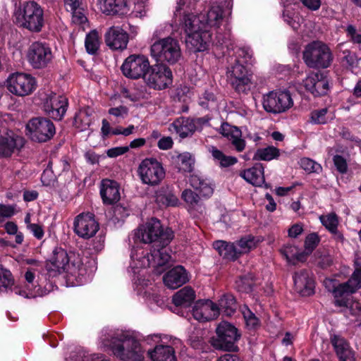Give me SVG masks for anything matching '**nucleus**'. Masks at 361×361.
<instances>
[{"label":"nucleus","mask_w":361,"mask_h":361,"mask_svg":"<svg viewBox=\"0 0 361 361\" xmlns=\"http://www.w3.org/2000/svg\"><path fill=\"white\" fill-rule=\"evenodd\" d=\"M335 281L326 279L324 284L329 291L333 293L335 298L334 304L337 307L348 308L353 314L361 315V305L358 302H350V296L361 288V269H356L348 281L338 286L334 285Z\"/></svg>","instance_id":"1"},{"label":"nucleus","mask_w":361,"mask_h":361,"mask_svg":"<svg viewBox=\"0 0 361 361\" xmlns=\"http://www.w3.org/2000/svg\"><path fill=\"white\" fill-rule=\"evenodd\" d=\"M104 345L123 361H143V352L140 345L132 337L125 335L114 336L111 340L105 341Z\"/></svg>","instance_id":"2"},{"label":"nucleus","mask_w":361,"mask_h":361,"mask_svg":"<svg viewBox=\"0 0 361 361\" xmlns=\"http://www.w3.org/2000/svg\"><path fill=\"white\" fill-rule=\"evenodd\" d=\"M80 265V261H75L73 254L68 255L65 250L57 247L54 250L51 257L46 262L45 269L49 277H55L63 273L74 276L79 271Z\"/></svg>","instance_id":"3"},{"label":"nucleus","mask_w":361,"mask_h":361,"mask_svg":"<svg viewBox=\"0 0 361 361\" xmlns=\"http://www.w3.org/2000/svg\"><path fill=\"white\" fill-rule=\"evenodd\" d=\"M195 22L188 17H183L180 25L186 35L185 44L192 51H204L209 47L212 34Z\"/></svg>","instance_id":"4"},{"label":"nucleus","mask_w":361,"mask_h":361,"mask_svg":"<svg viewBox=\"0 0 361 361\" xmlns=\"http://www.w3.org/2000/svg\"><path fill=\"white\" fill-rule=\"evenodd\" d=\"M302 59L309 68L319 69L329 67L334 56L326 43L314 40L305 46L302 52Z\"/></svg>","instance_id":"5"},{"label":"nucleus","mask_w":361,"mask_h":361,"mask_svg":"<svg viewBox=\"0 0 361 361\" xmlns=\"http://www.w3.org/2000/svg\"><path fill=\"white\" fill-rule=\"evenodd\" d=\"M15 23L20 27L39 32L44 24L43 10L35 1L26 2L23 9L15 13Z\"/></svg>","instance_id":"6"},{"label":"nucleus","mask_w":361,"mask_h":361,"mask_svg":"<svg viewBox=\"0 0 361 361\" xmlns=\"http://www.w3.org/2000/svg\"><path fill=\"white\" fill-rule=\"evenodd\" d=\"M136 235L144 243H156L163 246L168 245L173 238L172 230L169 228L164 230L160 221L154 218L140 226Z\"/></svg>","instance_id":"7"},{"label":"nucleus","mask_w":361,"mask_h":361,"mask_svg":"<svg viewBox=\"0 0 361 361\" xmlns=\"http://www.w3.org/2000/svg\"><path fill=\"white\" fill-rule=\"evenodd\" d=\"M151 56L160 63L175 64L181 57L180 44L171 37L162 38L151 46Z\"/></svg>","instance_id":"8"},{"label":"nucleus","mask_w":361,"mask_h":361,"mask_svg":"<svg viewBox=\"0 0 361 361\" xmlns=\"http://www.w3.org/2000/svg\"><path fill=\"white\" fill-rule=\"evenodd\" d=\"M216 333V337H212L209 341L211 345L216 350L237 351L238 346L235 343L239 340L240 334L233 325L227 322H221L219 324Z\"/></svg>","instance_id":"9"},{"label":"nucleus","mask_w":361,"mask_h":361,"mask_svg":"<svg viewBox=\"0 0 361 361\" xmlns=\"http://www.w3.org/2000/svg\"><path fill=\"white\" fill-rule=\"evenodd\" d=\"M226 77L228 83L238 93L247 94L250 90L252 73L240 59H236L234 64L228 68Z\"/></svg>","instance_id":"10"},{"label":"nucleus","mask_w":361,"mask_h":361,"mask_svg":"<svg viewBox=\"0 0 361 361\" xmlns=\"http://www.w3.org/2000/svg\"><path fill=\"white\" fill-rule=\"evenodd\" d=\"M138 176L142 183L155 186L165 177V170L162 164L154 158H146L139 164Z\"/></svg>","instance_id":"11"},{"label":"nucleus","mask_w":361,"mask_h":361,"mask_svg":"<svg viewBox=\"0 0 361 361\" xmlns=\"http://www.w3.org/2000/svg\"><path fill=\"white\" fill-rule=\"evenodd\" d=\"M26 130L32 140L44 142L51 140L56 133L53 122L47 118L35 117L30 119Z\"/></svg>","instance_id":"12"},{"label":"nucleus","mask_w":361,"mask_h":361,"mask_svg":"<svg viewBox=\"0 0 361 361\" xmlns=\"http://www.w3.org/2000/svg\"><path fill=\"white\" fill-rule=\"evenodd\" d=\"M228 15V11L219 5H213L206 13H201L198 16L185 14L190 20H196L195 23L200 25L204 30L211 32L212 28H218L221 25L224 18Z\"/></svg>","instance_id":"13"},{"label":"nucleus","mask_w":361,"mask_h":361,"mask_svg":"<svg viewBox=\"0 0 361 361\" xmlns=\"http://www.w3.org/2000/svg\"><path fill=\"white\" fill-rule=\"evenodd\" d=\"M7 87L12 94L25 97L31 94L35 90L37 82L35 78L30 74L15 73L8 77Z\"/></svg>","instance_id":"14"},{"label":"nucleus","mask_w":361,"mask_h":361,"mask_svg":"<svg viewBox=\"0 0 361 361\" xmlns=\"http://www.w3.org/2000/svg\"><path fill=\"white\" fill-rule=\"evenodd\" d=\"M144 80L149 87L164 90L172 83L173 75L167 66L157 63L150 66Z\"/></svg>","instance_id":"15"},{"label":"nucleus","mask_w":361,"mask_h":361,"mask_svg":"<svg viewBox=\"0 0 361 361\" xmlns=\"http://www.w3.org/2000/svg\"><path fill=\"white\" fill-rule=\"evenodd\" d=\"M262 104L266 111L276 114L292 107L293 101L288 92L273 91L264 96Z\"/></svg>","instance_id":"16"},{"label":"nucleus","mask_w":361,"mask_h":361,"mask_svg":"<svg viewBox=\"0 0 361 361\" xmlns=\"http://www.w3.org/2000/svg\"><path fill=\"white\" fill-rule=\"evenodd\" d=\"M150 68L148 59L144 55L132 54L124 61L121 66L123 74L131 79H145Z\"/></svg>","instance_id":"17"},{"label":"nucleus","mask_w":361,"mask_h":361,"mask_svg":"<svg viewBox=\"0 0 361 361\" xmlns=\"http://www.w3.org/2000/svg\"><path fill=\"white\" fill-rule=\"evenodd\" d=\"M27 60L34 68H44L52 61L50 47L42 42H33L27 50Z\"/></svg>","instance_id":"18"},{"label":"nucleus","mask_w":361,"mask_h":361,"mask_svg":"<svg viewBox=\"0 0 361 361\" xmlns=\"http://www.w3.org/2000/svg\"><path fill=\"white\" fill-rule=\"evenodd\" d=\"M99 228V223L92 213H82L75 219L74 231L80 238L89 239L97 233Z\"/></svg>","instance_id":"19"},{"label":"nucleus","mask_w":361,"mask_h":361,"mask_svg":"<svg viewBox=\"0 0 361 361\" xmlns=\"http://www.w3.org/2000/svg\"><path fill=\"white\" fill-rule=\"evenodd\" d=\"M67 107L68 99L64 96L51 92L44 99V111L54 120H61L67 111Z\"/></svg>","instance_id":"20"},{"label":"nucleus","mask_w":361,"mask_h":361,"mask_svg":"<svg viewBox=\"0 0 361 361\" xmlns=\"http://www.w3.org/2000/svg\"><path fill=\"white\" fill-rule=\"evenodd\" d=\"M205 123L206 121L203 118H192L182 116L176 118L171 124L169 130H172L173 128L180 137L185 138L201 129Z\"/></svg>","instance_id":"21"},{"label":"nucleus","mask_w":361,"mask_h":361,"mask_svg":"<svg viewBox=\"0 0 361 361\" xmlns=\"http://www.w3.org/2000/svg\"><path fill=\"white\" fill-rule=\"evenodd\" d=\"M305 88L314 96L325 95L329 90L328 78L321 72H311L303 80Z\"/></svg>","instance_id":"22"},{"label":"nucleus","mask_w":361,"mask_h":361,"mask_svg":"<svg viewBox=\"0 0 361 361\" xmlns=\"http://www.w3.org/2000/svg\"><path fill=\"white\" fill-rule=\"evenodd\" d=\"M128 34L120 26H111L104 35L107 47L112 50H123L128 43Z\"/></svg>","instance_id":"23"},{"label":"nucleus","mask_w":361,"mask_h":361,"mask_svg":"<svg viewBox=\"0 0 361 361\" xmlns=\"http://www.w3.org/2000/svg\"><path fill=\"white\" fill-rule=\"evenodd\" d=\"M193 317L201 322L210 321L219 315V308L212 300L197 301L192 308Z\"/></svg>","instance_id":"24"},{"label":"nucleus","mask_w":361,"mask_h":361,"mask_svg":"<svg viewBox=\"0 0 361 361\" xmlns=\"http://www.w3.org/2000/svg\"><path fill=\"white\" fill-rule=\"evenodd\" d=\"M295 290L302 296H310L314 292V281L311 271L302 269L293 276Z\"/></svg>","instance_id":"25"},{"label":"nucleus","mask_w":361,"mask_h":361,"mask_svg":"<svg viewBox=\"0 0 361 361\" xmlns=\"http://www.w3.org/2000/svg\"><path fill=\"white\" fill-rule=\"evenodd\" d=\"M219 133L231 142L237 152H241L245 149L246 142L243 139L242 132L238 128L228 123H223L219 128Z\"/></svg>","instance_id":"26"},{"label":"nucleus","mask_w":361,"mask_h":361,"mask_svg":"<svg viewBox=\"0 0 361 361\" xmlns=\"http://www.w3.org/2000/svg\"><path fill=\"white\" fill-rule=\"evenodd\" d=\"M163 280L166 286L176 289L187 283L189 281V277L183 267L176 266L164 276Z\"/></svg>","instance_id":"27"},{"label":"nucleus","mask_w":361,"mask_h":361,"mask_svg":"<svg viewBox=\"0 0 361 361\" xmlns=\"http://www.w3.org/2000/svg\"><path fill=\"white\" fill-rule=\"evenodd\" d=\"M100 195L105 204L117 202L121 197L118 184L112 180H103L100 185Z\"/></svg>","instance_id":"28"},{"label":"nucleus","mask_w":361,"mask_h":361,"mask_svg":"<svg viewBox=\"0 0 361 361\" xmlns=\"http://www.w3.org/2000/svg\"><path fill=\"white\" fill-rule=\"evenodd\" d=\"M330 340L339 361H355V353L344 338L334 334Z\"/></svg>","instance_id":"29"},{"label":"nucleus","mask_w":361,"mask_h":361,"mask_svg":"<svg viewBox=\"0 0 361 361\" xmlns=\"http://www.w3.org/2000/svg\"><path fill=\"white\" fill-rule=\"evenodd\" d=\"M157 248H154L151 252L147 255L148 266L154 268H159L166 265L171 259V257L166 247L167 245H157Z\"/></svg>","instance_id":"30"},{"label":"nucleus","mask_w":361,"mask_h":361,"mask_svg":"<svg viewBox=\"0 0 361 361\" xmlns=\"http://www.w3.org/2000/svg\"><path fill=\"white\" fill-rule=\"evenodd\" d=\"M24 145L21 137L9 135L0 137V155L10 157L15 149H20Z\"/></svg>","instance_id":"31"},{"label":"nucleus","mask_w":361,"mask_h":361,"mask_svg":"<svg viewBox=\"0 0 361 361\" xmlns=\"http://www.w3.org/2000/svg\"><path fill=\"white\" fill-rule=\"evenodd\" d=\"M240 176L254 186H262L264 183V167L262 164H256L252 167L240 172Z\"/></svg>","instance_id":"32"},{"label":"nucleus","mask_w":361,"mask_h":361,"mask_svg":"<svg viewBox=\"0 0 361 361\" xmlns=\"http://www.w3.org/2000/svg\"><path fill=\"white\" fill-rule=\"evenodd\" d=\"M98 5L106 15H123L128 12L126 0H98Z\"/></svg>","instance_id":"33"},{"label":"nucleus","mask_w":361,"mask_h":361,"mask_svg":"<svg viewBox=\"0 0 361 361\" xmlns=\"http://www.w3.org/2000/svg\"><path fill=\"white\" fill-rule=\"evenodd\" d=\"M213 246L219 255L225 259L235 261L240 257L237 245H235V243L216 240L213 243Z\"/></svg>","instance_id":"34"},{"label":"nucleus","mask_w":361,"mask_h":361,"mask_svg":"<svg viewBox=\"0 0 361 361\" xmlns=\"http://www.w3.org/2000/svg\"><path fill=\"white\" fill-rule=\"evenodd\" d=\"M280 252L289 264L296 265L298 262H304L307 259L306 253L294 245H286L281 247Z\"/></svg>","instance_id":"35"},{"label":"nucleus","mask_w":361,"mask_h":361,"mask_svg":"<svg viewBox=\"0 0 361 361\" xmlns=\"http://www.w3.org/2000/svg\"><path fill=\"white\" fill-rule=\"evenodd\" d=\"M93 110L90 107L80 109L75 115L73 126L80 131H85L89 128L92 123Z\"/></svg>","instance_id":"36"},{"label":"nucleus","mask_w":361,"mask_h":361,"mask_svg":"<svg viewBox=\"0 0 361 361\" xmlns=\"http://www.w3.org/2000/svg\"><path fill=\"white\" fill-rule=\"evenodd\" d=\"M195 299V293L190 286H185L173 296V302L176 306L188 307Z\"/></svg>","instance_id":"37"},{"label":"nucleus","mask_w":361,"mask_h":361,"mask_svg":"<svg viewBox=\"0 0 361 361\" xmlns=\"http://www.w3.org/2000/svg\"><path fill=\"white\" fill-rule=\"evenodd\" d=\"M149 353L153 361H177L175 351L169 345H157L154 350Z\"/></svg>","instance_id":"38"},{"label":"nucleus","mask_w":361,"mask_h":361,"mask_svg":"<svg viewBox=\"0 0 361 361\" xmlns=\"http://www.w3.org/2000/svg\"><path fill=\"white\" fill-rule=\"evenodd\" d=\"M217 306L219 308V313L221 312L226 316L233 315L237 309L235 299L231 294L224 295L219 299Z\"/></svg>","instance_id":"39"},{"label":"nucleus","mask_w":361,"mask_h":361,"mask_svg":"<svg viewBox=\"0 0 361 361\" xmlns=\"http://www.w3.org/2000/svg\"><path fill=\"white\" fill-rule=\"evenodd\" d=\"M259 242V239H257L251 235H247L236 241L235 244L237 245L238 252L240 256L241 255L247 253L251 250L255 248Z\"/></svg>","instance_id":"40"},{"label":"nucleus","mask_w":361,"mask_h":361,"mask_svg":"<svg viewBox=\"0 0 361 361\" xmlns=\"http://www.w3.org/2000/svg\"><path fill=\"white\" fill-rule=\"evenodd\" d=\"M181 198L186 203L189 209H198L202 205L200 197L190 189H185L181 194Z\"/></svg>","instance_id":"41"},{"label":"nucleus","mask_w":361,"mask_h":361,"mask_svg":"<svg viewBox=\"0 0 361 361\" xmlns=\"http://www.w3.org/2000/svg\"><path fill=\"white\" fill-rule=\"evenodd\" d=\"M279 149L273 146H269L264 148L258 149L254 156L253 160L255 161H271L279 156Z\"/></svg>","instance_id":"42"},{"label":"nucleus","mask_w":361,"mask_h":361,"mask_svg":"<svg viewBox=\"0 0 361 361\" xmlns=\"http://www.w3.org/2000/svg\"><path fill=\"white\" fill-rule=\"evenodd\" d=\"M179 171L190 173L194 169L195 159L189 152L180 154L177 157Z\"/></svg>","instance_id":"43"},{"label":"nucleus","mask_w":361,"mask_h":361,"mask_svg":"<svg viewBox=\"0 0 361 361\" xmlns=\"http://www.w3.org/2000/svg\"><path fill=\"white\" fill-rule=\"evenodd\" d=\"M100 40L97 31L92 30L86 35L85 45L87 51L90 54H94L99 48Z\"/></svg>","instance_id":"44"},{"label":"nucleus","mask_w":361,"mask_h":361,"mask_svg":"<svg viewBox=\"0 0 361 361\" xmlns=\"http://www.w3.org/2000/svg\"><path fill=\"white\" fill-rule=\"evenodd\" d=\"M320 220L322 224L331 233L338 234L339 238H342V235L338 233V219L336 214L331 213L327 215L321 216Z\"/></svg>","instance_id":"45"},{"label":"nucleus","mask_w":361,"mask_h":361,"mask_svg":"<svg viewBox=\"0 0 361 361\" xmlns=\"http://www.w3.org/2000/svg\"><path fill=\"white\" fill-rule=\"evenodd\" d=\"M213 157L219 161L221 166L228 167L237 163L238 159L235 157L226 156L221 150L212 147L211 150Z\"/></svg>","instance_id":"46"},{"label":"nucleus","mask_w":361,"mask_h":361,"mask_svg":"<svg viewBox=\"0 0 361 361\" xmlns=\"http://www.w3.org/2000/svg\"><path fill=\"white\" fill-rule=\"evenodd\" d=\"M190 345L195 349L205 351L207 343L202 336L201 331L192 332L189 338Z\"/></svg>","instance_id":"47"},{"label":"nucleus","mask_w":361,"mask_h":361,"mask_svg":"<svg viewBox=\"0 0 361 361\" xmlns=\"http://www.w3.org/2000/svg\"><path fill=\"white\" fill-rule=\"evenodd\" d=\"M242 313L246 324V326L250 329H255L259 326V320L255 314L247 307H244Z\"/></svg>","instance_id":"48"},{"label":"nucleus","mask_w":361,"mask_h":361,"mask_svg":"<svg viewBox=\"0 0 361 361\" xmlns=\"http://www.w3.org/2000/svg\"><path fill=\"white\" fill-rule=\"evenodd\" d=\"M300 167L307 173H319L322 170L319 164L309 158H302L300 160Z\"/></svg>","instance_id":"49"},{"label":"nucleus","mask_w":361,"mask_h":361,"mask_svg":"<svg viewBox=\"0 0 361 361\" xmlns=\"http://www.w3.org/2000/svg\"><path fill=\"white\" fill-rule=\"evenodd\" d=\"M320 241L319 235L316 233L309 234L305 240V250L306 257L312 253Z\"/></svg>","instance_id":"50"},{"label":"nucleus","mask_w":361,"mask_h":361,"mask_svg":"<svg viewBox=\"0 0 361 361\" xmlns=\"http://www.w3.org/2000/svg\"><path fill=\"white\" fill-rule=\"evenodd\" d=\"M315 255L318 260V264L322 269L330 267L333 263V257L326 250H318Z\"/></svg>","instance_id":"51"},{"label":"nucleus","mask_w":361,"mask_h":361,"mask_svg":"<svg viewBox=\"0 0 361 361\" xmlns=\"http://www.w3.org/2000/svg\"><path fill=\"white\" fill-rule=\"evenodd\" d=\"M14 283V280L11 271L0 265V286L10 287Z\"/></svg>","instance_id":"52"},{"label":"nucleus","mask_w":361,"mask_h":361,"mask_svg":"<svg viewBox=\"0 0 361 361\" xmlns=\"http://www.w3.org/2000/svg\"><path fill=\"white\" fill-rule=\"evenodd\" d=\"M328 112L327 108H323L319 110H314L311 113L312 121L317 124H324L328 121L326 116Z\"/></svg>","instance_id":"53"},{"label":"nucleus","mask_w":361,"mask_h":361,"mask_svg":"<svg viewBox=\"0 0 361 361\" xmlns=\"http://www.w3.org/2000/svg\"><path fill=\"white\" fill-rule=\"evenodd\" d=\"M347 37L353 44H361V31L357 30L353 25H348L345 28Z\"/></svg>","instance_id":"54"},{"label":"nucleus","mask_w":361,"mask_h":361,"mask_svg":"<svg viewBox=\"0 0 361 361\" xmlns=\"http://www.w3.org/2000/svg\"><path fill=\"white\" fill-rule=\"evenodd\" d=\"M108 113L116 117L117 119H123L128 114V109L125 106L110 108Z\"/></svg>","instance_id":"55"},{"label":"nucleus","mask_w":361,"mask_h":361,"mask_svg":"<svg viewBox=\"0 0 361 361\" xmlns=\"http://www.w3.org/2000/svg\"><path fill=\"white\" fill-rule=\"evenodd\" d=\"M72 12V22L78 25H84L87 22V18L82 9L80 7L75 10L71 11Z\"/></svg>","instance_id":"56"},{"label":"nucleus","mask_w":361,"mask_h":361,"mask_svg":"<svg viewBox=\"0 0 361 361\" xmlns=\"http://www.w3.org/2000/svg\"><path fill=\"white\" fill-rule=\"evenodd\" d=\"M334 163L337 170L341 173H345L348 169L346 160L341 155H336L334 157Z\"/></svg>","instance_id":"57"},{"label":"nucleus","mask_w":361,"mask_h":361,"mask_svg":"<svg viewBox=\"0 0 361 361\" xmlns=\"http://www.w3.org/2000/svg\"><path fill=\"white\" fill-rule=\"evenodd\" d=\"M129 151L128 146L116 147L109 149L106 151V155L110 158H115L123 155Z\"/></svg>","instance_id":"58"},{"label":"nucleus","mask_w":361,"mask_h":361,"mask_svg":"<svg viewBox=\"0 0 361 361\" xmlns=\"http://www.w3.org/2000/svg\"><path fill=\"white\" fill-rule=\"evenodd\" d=\"M252 55L248 49H246L245 48L238 49L237 59H240L242 64H243V63L247 64L252 63Z\"/></svg>","instance_id":"59"},{"label":"nucleus","mask_w":361,"mask_h":361,"mask_svg":"<svg viewBox=\"0 0 361 361\" xmlns=\"http://www.w3.org/2000/svg\"><path fill=\"white\" fill-rule=\"evenodd\" d=\"M204 197H209L213 194L214 189L210 183L204 179L200 184V187L197 189Z\"/></svg>","instance_id":"60"},{"label":"nucleus","mask_w":361,"mask_h":361,"mask_svg":"<svg viewBox=\"0 0 361 361\" xmlns=\"http://www.w3.org/2000/svg\"><path fill=\"white\" fill-rule=\"evenodd\" d=\"M204 197H209L213 194L214 189L210 183L204 179L200 184V187L197 189Z\"/></svg>","instance_id":"61"},{"label":"nucleus","mask_w":361,"mask_h":361,"mask_svg":"<svg viewBox=\"0 0 361 361\" xmlns=\"http://www.w3.org/2000/svg\"><path fill=\"white\" fill-rule=\"evenodd\" d=\"M204 197H209L213 194L214 189L210 183L204 179L200 184V187L197 189Z\"/></svg>","instance_id":"62"},{"label":"nucleus","mask_w":361,"mask_h":361,"mask_svg":"<svg viewBox=\"0 0 361 361\" xmlns=\"http://www.w3.org/2000/svg\"><path fill=\"white\" fill-rule=\"evenodd\" d=\"M13 214V208L12 207L0 204V224L4 221L6 218L11 217Z\"/></svg>","instance_id":"63"},{"label":"nucleus","mask_w":361,"mask_h":361,"mask_svg":"<svg viewBox=\"0 0 361 361\" xmlns=\"http://www.w3.org/2000/svg\"><path fill=\"white\" fill-rule=\"evenodd\" d=\"M305 8L310 11H317L322 4L321 0H298Z\"/></svg>","instance_id":"64"}]
</instances>
